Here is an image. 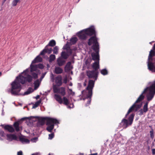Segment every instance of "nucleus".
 Here are the masks:
<instances>
[{
  "mask_svg": "<svg viewBox=\"0 0 155 155\" xmlns=\"http://www.w3.org/2000/svg\"><path fill=\"white\" fill-rule=\"evenodd\" d=\"M155 94L149 92L146 96L147 98V101L146 102H148L149 103L150 101L152 100Z\"/></svg>",
  "mask_w": 155,
  "mask_h": 155,
  "instance_id": "obj_16",
  "label": "nucleus"
},
{
  "mask_svg": "<svg viewBox=\"0 0 155 155\" xmlns=\"http://www.w3.org/2000/svg\"><path fill=\"white\" fill-rule=\"evenodd\" d=\"M34 89H36L39 86V80H37L34 82Z\"/></svg>",
  "mask_w": 155,
  "mask_h": 155,
  "instance_id": "obj_32",
  "label": "nucleus"
},
{
  "mask_svg": "<svg viewBox=\"0 0 155 155\" xmlns=\"http://www.w3.org/2000/svg\"><path fill=\"white\" fill-rule=\"evenodd\" d=\"M61 56L64 59H67L69 55L66 53L65 51H63L61 53Z\"/></svg>",
  "mask_w": 155,
  "mask_h": 155,
  "instance_id": "obj_34",
  "label": "nucleus"
},
{
  "mask_svg": "<svg viewBox=\"0 0 155 155\" xmlns=\"http://www.w3.org/2000/svg\"><path fill=\"white\" fill-rule=\"evenodd\" d=\"M17 155H23L22 151L20 150L17 153Z\"/></svg>",
  "mask_w": 155,
  "mask_h": 155,
  "instance_id": "obj_56",
  "label": "nucleus"
},
{
  "mask_svg": "<svg viewBox=\"0 0 155 155\" xmlns=\"http://www.w3.org/2000/svg\"><path fill=\"white\" fill-rule=\"evenodd\" d=\"M154 72H155V67H154Z\"/></svg>",
  "mask_w": 155,
  "mask_h": 155,
  "instance_id": "obj_64",
  "label": "nucleus"
},
{
  "mask_svg": "<svg viewBox=\"0 0 155 155\" xmlns=\"http://www.w3.org/2000/svg\"><path fill=\"white\" fill-rule=\"evenodd\" d=\"M148 104L149 103L148 102H146L143 106L142 109L144 113H146L148 110Z\"/></svg>",
  "mask_w": 155,
  "mask_h": 155,
  "instance_id": "obj_27",
  "label": "nucleus"
},
{
  "mask_svg": "<svg viewBox=\"0 0 155 155\" xmlns=\"http://www.w3.org/2000/svg\"><path fill=\"white\" fill-rule=\"evenodd\" d=\"M40 97V96L39 95H38L35 98L36 99H38Z\"/></svg>",
  "mask_w": 155,
  "mask_h": 155,
  "instance_id": "obj_59",
  "label": "nucleus"
},
{
  "mask_svg": "<svg viewBox=\"0 0 155 155\" xmlns=\"http://www.w3.org/2000/svg\"><path fill=\"white\" fill-rule=\"evenodd\" d=\"M45 120H46V125L49 124L51 123L54 122L55 121H56V120L53 118L48 117H41L38 120V124L43 126L45 124Z\"/></svg>",
  "mask_w": 155,
  "mask_h": 155,
  "instance_id": "obj_5",
  "label": "nucleus"
},
{
  "mask_svg": "<svg viewBox=\"0 0 155 155\" xmlns=\"http://www.w3.org/2000/svg\"><path fill=\"white\" fill-rule=\"evenodd\" d=\"M137 103H136L135 101L134 103L129 108L127 111V114L125 116V118H127V115L130 114V113L133 110H135V111H137V110L141 107L142 105L141 104H137Z\"/></svg>",
  "mask_w": 155,
  "mask_h": 155,
  "instance_id": "obj_9",
  "label": "nucleus"
},
{
  "mask_svg": "<svg viewBox=\"0 0 155 155\" xmlns=\"http://www.w3.org/2000/svg\"><path fill=\"white\" fill-rule=\"evenodd\" d=\"M31 74L32 76V77L35 79H37L38 78V74L35 72H33L31 73Z\"/></svg>",
  "mask_w": 155,
  "mask_h": 155,
  "instance_id": "obj_42",
  "label": "nucleus"
},
{
  "mask_svg": "<svg viewBox=\"0 0 155 155\" xmlns=\"http://www.w3.org/2000/svg\"><path fill=\"white\" fill-rule=\"evenodd\" d=\"M25 81L28 82L29 83H31L32 81L33 77H32L29 75L27 74L26 75V77H25Z\"/></svg>",
  "mask_w": 155,
  "mask_h": 155,
  "instance_id": "obj_23",
  "label": "nucleus"
},
{
  "mask_svg": "<svg viewBox=\"0 0 155 155\" xmlns=\"http://www.w3.org/2000/svg\"><path fill=\"white\" fill-rule=\"evenodd\" d=\"M146 93H143V91L142 93L140 95L139 97L137 99L136 101V103H139L143 101L144 98L145 96L143 95L145 94Z\"/></svg>",
  "mask_w": 155,
  "mask_h": 155,
  "instance_id": "obj_18",
  "label": "nucleus"
},
{
  "mask_svg": "<svg viewBox=\"0 0 155 155\" xmlns=\"http://www.w3.org/2000/svg\"><path fill=\"white\" fill-rule=\"evenodd\" d=\"M97 153H94L91 154H89V155H97Z\"/></svg>",
  "mask_w": 155,
  "mask_h": 155,
  "instance_id": "obj_60",
  "label": "nucleus"
},
{
  "mask_svg": "<svg viewBox=\"0 0 155 155\" xmlns=\"http://www.w3.org/2000/svg\"><path fill=\"white\" fill-rule=\"evenodd\" d=\"M86 75L89 78H94V81L97 79L98 75L99 74L98 72L95 71H86Z\"/></svg>",
  "mask_w": 155,
  "mask_h": 155,
  "instance_id": "obj_7",
  "label": "nucleus"
},
{
  "mask_svg": "<svg viewBox=\"0 0 155 155\" xmlns=\"http://www.w3.org/2000/svg\"><path fill=\"white\" fill-rule=\"evenodd\" d=\"M54 98L56 101L60 104L63 103L66 106H68L69 104L70 101L66 97H64L62 100L60 95L58 94H55Z\"/></svg>",
  "mask_w": 155,
  "mask_h": 155,
  "instance_id": "obj_6",
  "label": "nucleus"
},
{
  "mask_svg": "<svg viewBox=\"0 0 155 155\" xmlns=\"http://www.w3.org/2000/svg\"><path fill=\"white\" fill-rule=\"evenodd\" d=\"M68 92L70 95H74V93L73 92L71 89L68 88Z\"/></svg>",
  "mask_w": 155,
  "mask_h": 155,
  "instance_id": "obj_50",
  "label": "nucleus"
},
{
  "mask_svg": "<svg viewBox=\"0 0 155 155\" xmlns=\"http://www.w3.org/2000/svg\"><path fill=\"white\" fill-rule=\"evenodd\" d=\"M54 133H52L51 134H49L48 139H52L54 137Z\"/></svg>",
  "mask_w": 155,
  "mask_h": 155,
  "instance_id": "obj_46",
  "label": "nucleus"
},
{
  "mask_svg": "<svg viewBox=\"0 0 155 155\" xmlns=\"http://www.w3.org/2000/svg\"><path fill=\"white\" fill-rule=\"evenodd\" d=\"M68 82V79L67 77H66L63 79V83L64 84H66Z\"/></svg>",
  "mask_w": 155,
  "mask_h": 155,
  "instance_id": "obj_54",
  "label": "nucleus"
},
{
  "mask_svg": "<svg viewBox=\"0 0 155 155\" xmlns=\"http://www.w3.org/2000/svg\"><path fill=\"white\" fill-rule=\"evenodd\" d=\"M31 64L30 65V71L31 72H33L34 71H36L37 68V64L33 65Z\"/></svg>",
  "mask_w": 155,
  "mask_h": 155,
  "instance_id": "obj_26",
  "label": "nucleus"
},
{
  "mask_svg": "<svg viewBox=\"0 0 155 155\" xmlns=\"http://www.w3.org/2000/svg\"><path fill=\"white\" fill-rule=\"evenodd\" d=\"M101 73L104 75H107L108 74V71L106 69L102 70L101 71Z\"/></svg>",
  "mask_w": 155,
  "mask_h": 155,
  "instance_id": "obj_39",
  "label": "nucleus"
},
{
  "mask_svg": "<svg viewBox=\"0 0 155 155\" xmlns=\"http://www.w3.org/2000/svg\"><path fill=\"white\" fill-rule=\"evenodd\" d=\"M150 137L152 139H153L154 138V134L153 129H152L150 131Z\"/></svg>",
  "mask_w": 155,
  "mask_h": 155,
  "instance_id": "obj_49",
  "label": "nucleus"
},
{
  "mask_svg": "<svg viewBox=\"0 0 155 155\" xmlns=\"http://www.w3.org/2000/svg\"><path fill=\"white\" fill-rule=\"evenodd\" d=\"M3 127L5 130H8L9 132L13 133L15 131L14 129L11 125H5Z\"/></svg>",
  "mask_w": 155,
  "mask_h": 155,
  "instance_id": "obj_14",
  "label": "nucleus"
},
{
  "mask_svg": "<svg viewBox=\"0 0 155 155\" xmlns=\"http://www.w3.org/2000/svg\"><path fill=\"white\" fill-rule=\"evenodd\" d=\"M138 112L139 113L138 114L140 116H141L143 115L144 112L143 111V110L142 109H141L138 111Z\"/></svg>",
  "mask_w": 155,
  "mask_h": 155,
  "instance_id": "obj_48",
  "label": "nucleus"
},
{
  "mask_svg": "<svg viewBox=\"0 0 155 155\" xmlns=\"http://www.w3.org/2000/svg\"><path fill=\"white\" fill-rule=\"evenodd\" d=\"M92 59L94 61H99V53H92L91 54Z\"/></svg>",
  "mask_w": 155,
  "mask_h": 155,
  "instance_id": "obj_17",
  "label": "nucleus"
},
{
  "mask_svg": "<svg viewBox=\"0 0 155 155\" xmlns=\"http://www.w3.org/2000/svg\"><path fill=\"white\" fill-rule=\"evenodd\" d=\"M46 73V72H45V73H43L42 74V75H41V77L40 78V79L41 81L44 78V77H45V76Z\"/></svg>",
  "mask_w": 155,
  "mask_h": 155,
  "instance_id": "obj_52",
  "label": "nucleus"
},
{
  "mask_svg": "<svg viewBox=\"0 0 155 155\" xmlns=\"http://www.w3.org/2000/svg\"><path fill=\"white\" fill-rule=\"evenodd\" d=\"M19 0H14L12 2V5L13 6H16L18 2H19Z\"/></svg>",
  "mask_w": 155,
  "mask_h": 155,
  "instance_id": "obj_47",
  "label": "nucleus"
},
{
  "mask_svg": "<svg viewBox=\"0 0 155 155\" xmlns=\"http://www.w3.org/2000/svg\"><path fill=\"white\" fill-rule=\"evenodd\" d=\"M94 85V81H93L92 80H89L87 86L86 88V90L87 91V92L86 91H83L82 92V94L83 96H84L86 94V96L84 99L89 98L85 105L86 107H87L90 104L91 97L92 95V90Z\"/></svg>",
  "mask_w": 155,
  "mask_h": 155,
  "instance_id": "obj_3",
  "label": "nucleus"
},
{
  "mask_svg": "<svg viewBox=\"0 0 155 155\" xmlns=\"http://www.w3.org/2000/svg\"><path fill=\"white\" fill-rule=\"evenodd\" d=\"M152 153L153 154H155V149H153L152 150Z\"/></svg>",
  "mask_w": 155,
  "mask_h": 155,
  "instance_id": "obj_58",
  "label": "nucleus"
},
{
  "mask_svg": "<svg viewBox=\"0 0 155 155\" xmlns=\"http://www.w3.org/2000/svg\"><path fill=\"white\" fill-rule=\"evenodd\" d=\"M55 82L56 84V86L60 87L62 84V78L61 75H58L55 78Z\"/></svg>",
  "mask_w": 155,
  "mask_h": 155,
  "instance_id": "obj_12",
  "label": "nucleus"
},
{
  "mask_svg": "<svg viewBox=\"0 0 155 155\" xmlns=\"http://www.w3.org/2000/svg\"><path fill=\"white\" fill-rule=\"evenodd\" d=\"M92 48L96 53L98 54L99 52V46L97 41L92 46Z\"/></svg>",
  "mask_w": 155,
  "mask_h": 155,
  "instance_id": "obj_13",
  "label": "nucleus"
},
{
  "mask_svg": "<svg viewBox=\"0 0 155 155\" xmlns=\"http://www.w3.org/2000/svg\"><path fill=\"white\" fill-rule=\"evenodd\" d=\"M33 90L30 87V88H29L27 90V91L25 92L24 93V95H27V94H30V93H31L32 92H33Z\"/></svg>",
  "mask_w": 155,
  "mask_h": 155,
  "instance_id": "obj_38",
  "label": "nucleus"
},
{
  "mask_svg": "<svg viewBox=\"0 0 155 155\" xmlns=\"http://www.w3.org/2000/svg\"><path fill=\"white\" fill-rule=\"evenodd\" d=\"M19 125V122L18 121L15 122L13 125L15 130L17 132L20 131V127Z\"/></svg>",
  "mask_w": 155,
  "mask_h": 155,
  "instance_id": "obj_20",
  "label": "nucleus"
},
{
  "mask_svg": "<svg viewBox=\"0 0 155 155\" xmlns=\"http://www.w3.org/2000/svg\"><path fill=\"white\" fill-rule=\"evenodd\" d=\"M72 85H73V84H72V83H71L69 84V85L70 86H72Z\"/></svg>",
  "mask_w": 155,
  "mask_h": 155,
  "instance_id": "obj_62",
  "label": "nucleus"
},
{
  "mask_svg": "<svg viewBox=\"0 0 155 155\" xmlns=\"http://www.w3.org/2000/svg\"><path fill=\"white\" fill-rule=\"evenodd\" d=\"M71 45H70L69 42H68L64 46L63 49L64 50H68L70 48V46Z\"/></svg>",
  "mask_w": 155,
  "mask_h": 155,
  "instance_id": "obj_36",
  "label": "nucleus"
},
{
  "mask_svg": "<svg viewBox=\"0 0 155 155\" xmlns=\"http://www.w3.org/2000/svg\"><path fill=\"white\" fill-rule=\"evenodd\" d=\"M55 58V56L54 54H51L49 57V62H51L54 61Z\"/></svg>",
  "mask_w": 155,
  "mask_h": 155,
  "instance_id": "obj_37",
  "label": "nucleus"
},
{
  "mask_svg": "<svg viewBox=\"0 0 155 155\" xmlns=\"http://www.w3.org/2000/svg\"><path fill=\"white\" fill-rule=\"evenodd\" d=\"M37 68H38L41 69H43L44 68V66L43 64H37Z\"/></svg>",
  "mask_w": 155,
  "mask_h": 155,
  "instance_id": "obj_45",
  "label": "nucleus"
},
{
  "mask_svg": "<svg viewBox=\"0 0 155 155\" xmlns=\"http://www.w3.org/2000/svg\"><path fill=\"white\" fill-rule=\"evenodd\" d=\"M46 49H47V53H48V54H50L51 53V50H52V49L51 48L50 49H48L47 48V49L46 48Z\"/></svg>",
  "mask_w": 155,
  "mask_h": 155,
  "instance_id": "obj_55",
  "label": "nucleus"
},
{
  "mask_svg": "<svg viewBox=\"0 0 155 155\" xmlns=\"http://www.w3.org/2000/svg\"><path fill=\"white\" fill-rule=\"evenodd\" d=\"M148 66L149 70L151 71H153L154 72V65L153 63L149 61L148 64Z\"/></svg>",
  "mask_w": 155,
  "mask_h": 155,
  "instance_id": "obj_21",
  "label": "nucleus"
},
{
  "mask_svg": "<svg viewBox=\"0 0 155 155\" xmlns=\"http://www.w3.org/2000/svg\"><path fill=\"white\" fill-rule=\"evenodd\" d=\"M155 56V52L154 51L151 50L150 52L148 59L149 60H152V58Z\"/></svg>",
  "mask_w": 155,
  "mask_h": 155,
  "instance_id": "obj_24",
  "label": "nucleus"
},
{
  "mask_svg": "<svg viewBox=\"0 0 155 155\" xmlns=\"http://www.w3.org/2000/svg\"><path fill=\"white\" fill-rule=\"evenodd\" d=\"M63 69L59 67H56L54 69V72L57 74L62 73L63 72Z\"/></svg>",
  "mask_w": 155,
  "mask_h": 155,
  "instance_id": "obj_22",
  "label": "nucleus"
},
{
  "mask_svg": "<svg viewBox=\"0 0 155 155\" xmlns=\"http://www.w3.org/2000/svg\"><path fill=\"white\" fill-rule=\"evenodd\" d=\"M41 102V100L38 101L35 103L33 104L32 107V108H35L38 107L39 105Z\"/></svg>",
  "mask_w": 155,
  "mask_h": 155,
  "instance_id": "obj_35",
  "label": "nucleus"
},
{
  "mask_svg": "<svg viewBox=\"0 0 155 155\" xmlns=\"http://www.w3.org/2000/svg\"><path fill=\"white\" fill-rule=\"evenodd\" d=\"M58 48L57 46H55L54 48L53 52L55 54H57L58 53Z\"/></svg>",
  "mask_w": 155,
  "mask_h": 155,
  "instance_id": "obj_43",
  "label": "nucleus"
},
{
  "mask_svg": "<svg viewBox=\"0 0 155 155\" xmlns=\"http://www.w3.org/2000/svg\"><path fill=\"white\" fill-rule=\"evenodd\" d=\"M78 39H70L69 43L71 45L76 43Z\"/></svg>",
  "mask_w": 155,
  "mask_h": 155,
  "instance_id": "obj_40",
  "label": "nucleus"
},
{
  "mask_svg": "<svg viewBox=\"0 0 155 155\" xmlns=\"http://www.w3.org/2000/svg\"><path fill=\"white\" fill-rule=\"evenodd\" d=\"M19 139L20 140L22 143H29V140L27 138L20 137Z\"/></svg>",
  "mask_w": 155,
  "mask_h": 155,
  "instance_id": "obj_29",
  "label": "nucleus"
},
{
  "mask_svg": "<svg viewBox=\"0 0 155 155\" xmlns=\"http://www.w3.org/2000/svg\"><path fill=\"white\" fill-rule=\"evenodd\" d=\"M68 54H69V55H71L72 54V50L70 48L66 50Z\"/></svg>",
  "mask_w": 155,
  "mask_h": 155,
  "instance_id": "obj_51",
  "label": "nucleus"
},
{
  "mask_svg": "<svg viewBox=\"0 0 155 155\" xmlns=\"http://www.w3.org/2000/svg\"><path fill=\"white\" fill-rule=\"evenodd\" d=\"M31 155H40L39 153L36 152L32 154Z\"/></svg>",
  "mask_w": 155,
  "mask_h": 155,
  "instance_id": "obj_57",
  "label": "nucleus"
},
{
  "mask_svg": "<svg viewBox=\"0 0 155 155\" xmlns=\"http://www.w3.org/2000/svg\"><path fill=\"white\" fill-rule=\"evenodd\" d=\"M54 119L56 120V121H55L54 122L51 123L49 124L46 125L48 126L47 127L46 129V130L49 132H52V130L54 128V124H59V122L57 119L55 118H54Z\"/></svg>",
  "mask_w": 155,
  "mask_h": 155,
  "instance_id": "obj_11",
  "label": "nucleus"
},
{
  "mask_svg": "<svg viewBox=\"0 0 155 155\" xmlns=\"http://www.w3.org/2000/svg\"><path fill=\"white\" fill-rule=\"evenodd\" d=\"M26 82L25 77L19 75L16 79L11 84L10 93L12 95H18L21 88V85L20 84H24Z\"/></svg>",
  "mask_w": 155,
  "mask_h": 155,
  "instance_id": "obj_2",
  "label": "nucleus"
},
{
  "mask_svg": "<svg viewBox=\"0 0 155 155\" xmlns=\"http://www.w3.org/2000/svg\"><path fill=\"white\" fill-rule=\"evenodd\" d=\"M71 62L70 61L68 62L66 64L65 67V69L68 71L71 69Z\"/></svg>",
  "mask_w": 155,
  "mask_h": 155,
  "instance_id": "obj_33",
  "label": "nucleus"
},
{
  "mask_svg": "<svg viewBox=\"0 0 155 155\" xmlns=\"http://www.w3.org/2000/svg\"><path fill=\"white\" fill-rule=\"evenodd\" d=\"M97 39H89L88 41V45L90 46L92 45H94L95 42L97 41Z\"/></svg>",
  "mask_w": 155,
  "mask_h": 155,
  "instance_id": "obj_31",
  "label": "nucleus"
},
{
  "mask_svg": "<svg viewBox=\"0 0 155 155\" xmlns=\"http://www.w3.org/2000/svg\"><path fill=\"white\" fill-rule=\"evenodd\" d=\"M134 116V114H131L128 118V120L125 118L123 119L120 123V125L123 128H126L128 125H131L133 123Z\"/></svg>",
  "mask_w": 155,
  "mask_h": 155,
  "instance_id": "obj_4",
  "label": "nucleus"
},
{
  "mask_svg": "<svg viewBox=\"0 0 155 155\" xmlns=\"http://www.w3.org/2000/svg\"><path fill=\"white\" fill-rule=\"evenodd\" d=\"M51 78L52 81H54V80H55V78H54V74H51Z\"/></svg>",
  "mask_w": 155,
  "mask_h": 155,
  "instance_id": "obj_53",
  "label": "nucleus"
},
{
  "mask_svg": "<svg viewBox=\"0 0 155 155\" xmlns=\"http://www.w3.org/2000/svg\"><path fill=\"white\" fill-rule=\"evenodd\" d=\"M2 75V73L1 72H0V77Z\"/></svg>",
  "mask_w": 155,
  "mask_h": 155,
  "instance_id": "obj_63",
  "label": "nucleus"
},
{
  "mask_svg": "<svg viewBox=\"0 0 155 155\" xmlns=\"http://www.w3.org/2000/svg\"><path fill=\"white\" fill-rule=\"evenodd\" d=\"M76 36L79 39H87L91 36L89 39H97L96 32L93 26L78 32L76 35H73L71 39H77Z\"/></svg>",
  "mask_w": 155,
  "mask_h": 155,
  "instance_id": "obj_1",
  "label": "nucleus"
},
{
  "mask_svg": "<svg viewBox=\"0 0 155 155\" xmlns=\"http://www.w3.org/2000/svg\"><path fill=\"white\" fill-rule=\"evenodd\" d=\"M7 138L9 139H12V140H16L17 139V137L15 134H7Z\"/></svg>",
  "mask_w": 155,
  "mask_h": 155,
  "instance_id": "obj_25",
  "label": "nucleus"
},
{
  "mask_svg": "<svg viewBox=\"0 0 155 155\" xmlns=\"http://www.w3.org/2000/svg\"><path fill=\"white\" fill-rule=\"evenodd\" d=\"M55 44L56 42L54 40H52L50 41L48 45L49 46L53 47L55 45Z\"/></svg>",
  "mask_w": 155,
  "mask_h": 155,
  "instance_id": "obj_41",
  "label": "nucleus"
},
{
  "mask_svg": "<svg viewBox=\"0 0 155 155\" xmlns=\"http://www.w3.org/2000/svg\"><path fill=\"white\" fill-rule=\"evenodd\" d=\"M91 62V61L90 59H87L85 61V67L87 69H89L90 67V65Z\"/></svg>",
  "mask_w": 155,
  "mask_h": 155,
  "instance_id": "obj_30",
  "label": "nucleus"
},
{
  "mask_svg": "<svg viewBox=\"0 0 155 155\" xmlns=\"http://www.w3.org/2000/svg\"><path fill=\"white\" fill-rule=\"evenodd\" d=\"M148 91L155 94V80L149 87L146 88L143 91V93H147Z\"/></svg>",
  "mask_w": 155,
  "mask_h": 155,
  "instance_id": "obj_10",
  "label": "nucleus"
},
{
  "mask_svg": "<svg viewBox=\"0 0 155 155\" xmlns=\"http://www.w3.org/2000/svg\"><path fill=\"white\" fill-rule=\"evenodd\" d=\"M58 64L59 66H61L63 65L65 61L61 58H58L57 60Z\"/></svg>",
  "mask_w": 155,
  "mask_h": 155,
  "instance_id": "obj_28",
  "label": "nucleus"
},
{
  "mask_svg": "<svg viewBox=\"0 0 155 155\" xmlns=\"http://www.w3.org/2000/svg\"><path fill=\"white\" fill-rule=\"evenodd\" d=\"M92 67L94 69V71H95L96 72H98V70L100 68L99 61L94 62L93 63L92 65Z\"/></svg>",
  "mask_w": 155,
  "mask_h": 155,
  "instance_id": "obj_15",
  "label": "nucleus"
},
{
  "mask_svg": "<svg viewBox=\"0 0 155 155\" xmlns=\"http://www.w3.org/2000/svg\"><path fill=\"white\" fill-rule=\"evenodd\" d=\"M42 59L39 55L37 56L32 61V64H35L37 63L41 62L42 61Z\"/></svg>",
  "mask_w": 155,
  "mask_h": 155,
  "instance_id": "obj_19",
  "label": "nucleus"
},
{
  "mask_svg": "<svg viewBox=\"0 0 155 155\" xmlns=\"http://www.w3.org/2000/svg\"><path fill=\"white\" fill-rule=\"evenodd\" d=\"M47 49H46L45 47V48L40 53V55H44L45 54L47 53Z\"/></svg>",
  "mask_w": 155,
  "mask_h": 155,
  "instance_id": "obj_44",
  "label": "nucleus"
},
{
  "mask_svg": "<svg viewBox=\"0 0 155 155\" xmlns=\"http://www.w3.org/2000/svg\"><path fill=\"white\" fill-rule=\"evenodd\" d=\"M53 88L54 93H59L62 96L66 94L65 89L64 87H58L56 85H54L53 86Z\"/></svg>",
  "mask_w": 155,
  "mask_h": 155,
  "instance_id": "obj_8",
  "label": "nucleus"
},
{
  "mask_svg": "<svg viewBox=\"0 0 155 155\" xmlns=\"http://www.w3.org/2000/svg\"><path fill=\"white\" fill-rule=\"evenodd\" d=\"M153 50H155V44H154V46H153Z\"/></svg>",
  "mask_w": 155,
  "mask_h": 155,
  "instance_id": "obj_61",
  "label": "nucleus"
}]
</instances>
